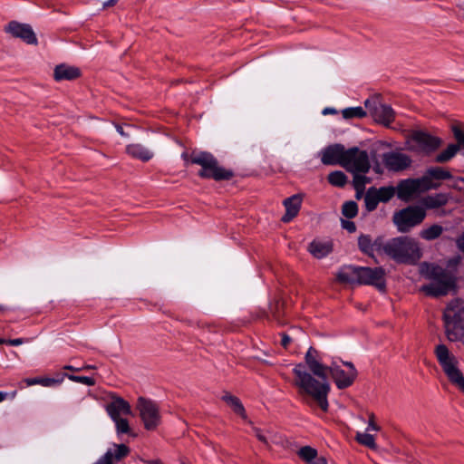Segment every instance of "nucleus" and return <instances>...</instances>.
<instances>
[{"mask_svg": "<svg viewBox=\"0 0 464 464\" xmlns=\"http://www.w3.org/2000/svg\"><path fill=\"white\" fill-rule=\"evenodd\" d=\"M411 141L415 144L411 147L412 150L425 154L435 151L441 143L440 139L422 130L414 131L411 134Z\"/></svg>", "mask_w": 464, "mask_h": 464, "instance_id": "nucleus-11", "label": "nucleus"}, {"mask_svg": "<svg viewBox=\"0 0 464 464\" xmlns=\"http://www.w3.org/2000/svg\"><path fill=\"white\" fill-rule=\"evenodd\" d=\"M317 359H321L319 357V353L316 349L311 346L304 356L305 363L309 362L310 360L315 361Z\"/></svg>", "mask_w": 464, "mask_h": 464, "instance_id": "nucleus-46", "label": "nucleus"}, {"mask_svg": "<svg viewBox=\"0 0 464 464\" xmlns=\"http://www.w3.org/2000/svg\"><path fill=\"white\" fill-rule=\"evenodd\" d=\"M5 338H0V344H5Z\"/></svg>", "mask_w": 464, "mask_h": 464, "instance_id": "nucleus-61", "label": "nucleus"}, {"mask_svg": "<svg viewBox=\"0 0 464 464\" xmlns=\"http://www.w3.org/2000/svg\"><path fill=\"white\" fill-rule=\"evenodd\" d=\"M316 455L317 450L310 446H304L298 450V456L306 464H310Z\"/></svg>", "mask_w": 464, "mask_h": 464, "instance_id": "nucleus-38", "label": "nucleus"}, {"mask_svg": "<svg viewBox=\"0 0 464 464\" xmlns=\"http://www.w3.org/2000/svg\"><path fill=\"white\" fill-rule=\"evenodd\" d=\"M385 271L382 266H360L359 285H374L379 290L385 289Z\"/></svg>", "mask_w": 464, "mask_h": 464, "instance_id": "nucleus-12", "label": "nucleus"}, {"mask_svg": "<svg viewBox=\"0 0 464 464\" xmlns=\"http://www.w3.org/2000/svg\"><path fill=\"white\" fill-rule=\"evenodd\" d=\"M63 378L54 379V378H30L26 379L25 382L28 386L41 384L44 387H52L54 385H58L63 382Z\"/></svg>", "mask_w": 464, "mask_h": 464, "instance_id": "nucleus-34", "label": "nucleus"}, {"mask_svg": "<svg viewBox=\"0 0 464 464\" xmlns=\"http://www.w3.org/2000/svg\"><path fill=\"white\" fill-rule=\"evenodd\" d=\"M459 146L455 145V143L450 144L447 149L442 150L440 153H439L436 158L435 161L438 163H444L450 161L452 158L455 157V155L459 151Z\"/></svg>", "mask_w": 464, "mask_h": 464, "instance_id": "nucleus-31", "label": "nucleus"}, {"mask_svg": "<svg viewBox=\"0 0 464 464\" xmlns=\"http://www.w3.org/2000/svg\"><path fill=\"white\" fill-rule=\"evenodd\" d=\"M136 407L140 412L145 429L149 430L156 429L160 420L157 404L151 400L140 397L137 401Z\"/></svg>", "mask_w": 464, "mask_h": 464, "instance_id": "nucleus-8", "label": "nucleus"}, {"mask_svg": "<svg viewBox=\"0 0 464 464\" xmlns=\"http://www.w3.org/2000/svg\"><path fill=\"white\" fill-rule=\"evenodd\" d=\"M343 168L351 173H368L371 169L369 155L366 150L357 147L346 150Z\"/></svg>", "mask_w": 464, "mask_h": 464, "instance_id": "nucleus-7", "label": "nucleus"}, {"mask_svg": "<svg viewBox=\"0 0 464 464\" xmlns=\"http://www.w3.org/2000/svg\"><path fill=\"white\" fill-rule=\"evenodd\" d=\"M336 111L333 108H325L324 111H323V113L324 114H327V113H335Z\"/></svg>", "mask_w": 464, "mask_h": 464, "instance_id": "nucleus-59", "label": "nucleus"}, {"mask_svg": "<svg viewBox=\"0 0 464 464\" xmlns=\"http://www.w3.org/2000/svg\"><path fill=\"white\" fill-rule=\"evenodd\" d=\"M442 226L439 224H433L432 226L422 229L420 232V237L427 241H431L439 238L443 232Z\"/></svg>", "mask_w": 464, "mask_h": 464, "instance_id": "nucleus-30", "label": "nucleus"}, {"mask_svg": "<svg viewBox=\"0 0 464 464\" xmlns=\"http://www.w3.org/2000/svg\"><path fill=\"white\" fill-rule=\"evenodd\" d=\"M340 362H342L343 365H344V366H346L348 368L347 371H353L354 376L357 377L358 372L355 369V367H354L353 362H344V361H341V360H340Z\"/></svg>", "mask_w": 464, "mask_h": 464, "instance_id": "nucleus-53", "label": "nucleus"}, {"mask_svg": "<svg viewBox=\"0 0 464 464\" xmlns=\"http://www.w3.org/2000/svg\"><path fill=\"white\" fill-rule=\"evenodd\" d=\"M328 373L331 374L337 388L341 390L350 387L357 378L353 371L343 370L337 360H333L328 365Z\"/></svg>", "mask_w": 464, "mask_h": 464, "instance_id": "nucleus-14", "label": "nucleus"}, {"mask_svg": "<svg viewBox=\"0 0 464 464\" xmlns=\"http://www.w3.org/2000/svg\"><path fill=\"white\" fill-rule=\"evenodd\" d=\"M223 400L232 407L233 411L237 413V414H239L241 416H244L245 414V409H244V406L243 404L241 403V401H239L238 398L233 396V395H230V394H226L223 396Z\"/></svg>", "mask_w": 464, "mask_h": 464, "instance_id": "nucleus-37", "label": "nucleus"}, {"mask_svg": "<svg viewBox=\"0 0 464 464\" xmlns=\"http://www.w3.org/2000/svg\"><path fill=\"white\" fill-rule=\"evenodd\" d=\"M346 149L335 143L325 147L321 151V161L324 165H340L343 167Z\"/></svg>", "mask_w": 464, "mask_h": 464, "instance_id": "nucleus-16", "label": "nucleus"}, {"mask_svg": "<svg viewBox=\"0 0 464 464\" xmlns=\"http://www.w3.org/2000/svg\"><path fill=\"white\" fill-rule=\"evenodd\" d=\"M464 321V307L459 300L450 302L443 313V321Z\"/></svg>", "mask_w": 464, "mask_h": 464, "instance_id": "nucleus-23", "label": "nucleus"}, {"mask_svg": "<svg viewBox=\"0 0 464 464\" xmlns=\"http://www.w3.org/2000/svg\"><path fill=\"white\" fill-rule=\"evenodd\" d=\"M5 31L13 37L21 39L27 44H37L38 43L32 26L28 24L11 21L5 25Z\"/></svg>", "mask_w": 464, "mask_h": 464, "instance_id": "nucleus-13", "label": "nucleus"}, {"mask_svg": "<svg viewBox=\"0 0 464 464\" xmlns=\"http://www.w3.org/2000/svg\"><path fill=\"white\" fill-rule=\"evenodd\" d=\"M376 192L379 199L383 203L390 201L394 197L395 193L397 194L396 188L392 186H385L379 188H376Z\"/></svg>", "mask_w": 464, "mask_h": 464, "instance_id": "nucleus-36", "label": "nucleus"}, {"mask_svg": "<svg viewBox=\"0 0 464 464\" xmlns=\"http://www.w3.org/2000/svg\"><path fill=\"white\" fill-rule=\"evenodd\" d=\"M63 369L64 370H69V371H72V372H80L82 370V368L74 367L72 365H64Z\"/></svg>", "mask_w": 464, "mask_h": 464, "instance_id": "nucleus-58", "label": "nucleus"}, {"mask_svg": "<svg viewBox=\"0 0 464 464\" xmlns=\"http://www.w3.org/2000/svg\"><path fill=\"white\" fill-rule=\"evenodd\" d=\"M293 372L294 384L298 389L301 401L312 409L317 406L326 412L329 408L328 394L330 392L327 377L318 378L312 375L303 363L296 364Z\"/></svg>", "mask_w": 464, "mask_h": 464, "instance_id": "nucleus-1", "label": "nucleus"}, {"mask_svg": "<svg viewBox=\"0 0 464 464\" xmlns=\"http://www.w3.org/2000/svg\"><path fill=\"white\" fill-rule=\"evenodd\" d=\"M253 431H254V434L256 435V437L263 443L265 444H267L268 443V439L267 437L264 434V432L258 429V428H254L253 429Z\"/></svg>", "mask_w": 464, "mask_h": 464, "instance_id": "nucleus-49", "label": "nucleus"}, {"mask_svg": "<svg viewBox=\"0 0 464 464\" xmlns=\"http://www.w3.org/2000/svg\"><path fill=\"white\" fill-rule=\"evenodd\" d=\"M24 343V340L23 338H16V339H5V344L13 345V346H18Z\"/></svg>", "mask_w": 464, "mask_h": 464, "instance_id": "nucleus-51", "label": "nucleus"}, {"mask_svg": "<svg viewBox=\"0 0 464 464\" xmlns=\"http://www.w3.org/2000/svg\"><path fill=\"white\" fill-rule=\"evenodd\" d=\"M444 327L449 341L456 342L464 337V321H444Z\"/></svg>", "mask_w": 464, "mask_h": 464, "instance_id": "nucleus-21", "label": "nucleus"}, {"mask_svg": "<svg viewBox=\"0 0 464 464\" xmlns=\"http://www.w3.org/2000/svg\"><path fill=\"white\" fill-rule=\"evenodd\" d=\"M459 180L462 183H464V178H459Z\"/></svg>", "mask_w": 464, "mask_h": 464, "instance_id": "nucleus-64", "label": "nucleus"}, {"mask_svg": "<svg viewBox=\"0 0 464 464\" xmlns=\"http://www.w3.org/2000/svg\"><path fill=\"white\" fill-rule=\"evenodd\" d=\"M106 411L111 420L121 418L122 415H131L130 403L122 398L117 397L106 405Z\"/></svg>", "mask_w": 464, "mask_h": 464, "instance_id": "nucleus-18", "label": "nucleus"}, {"mask_svg": "<svg viewBox=\"0 0 464 464\" xmlns=\"http://www.w3.org/2000/svg\"><path fill=\"white\" fill-rule=\"evenodd\" d=\"M382 237H376L373 241L369 235H361L358 238L359 249L365 255L374 258L375 253L381 256Z\"/></svg>", "mask_w": 464, "mask_h": 464, "instance_id": "nucleus-17", "label": "nucleus"}, {"mask_svg": "<svg viewBox=\"0 0 464 464\" xmlns=\"http://www.w3.org/2000/svg\"><path fill=\"white\" fill-rule=\"evenodd\" d=\"M367 114L366 111L362 107H349L342 111V115L344 119H362Z\"/></svg>", "mask_w": 464, "mask_h": 464, "instance_id": "nucleus-35", "label": "nucleus"}, {"mask_svg": "<svg viewBox=\"0 0 464 464\" xmlns=\"http://www.w3.org/2000/svg\"><path fill=\"white\" fill-rule=\"evenodd\" d=\"M381 202L379 199L378 194L376 192L375 187H371L368 188L364 195V204L366 210L368 212H372L375 210L378 207V204Z\"/></svg>", "mask_w": 464, "mask_h": 464, "instance_id": "nucleus-29", "label": "nucleus"}, {"mask_svg": "<svg viewBox=\"0 0 464 464\" xmlns=\"http://www.w3.org/2000/svg\"><path fill=\"white\" fill-rule=\"evenodd\" d=\"M310 464H327V461L324 457H319L317 454Z\"/></svg>", "mask_w": 464, "mask_h": 464, "instance_id": "nucleus-55", "label": "nucleus"}, {"mask_svg": "<svg viewBox=\"0 0 464 464\" xmlns=\"http://www.w3.org/2000/svg\"><path fill=\"white\" fill-rule=\"evenodd\" d=\"M308 369L310 370V373L318 378L327 377L328 374V365H324L321 362V359H317L315 361L310 360L309 362L305 363Z\"/></svg>", "mask_w": 464, "mask_h": 464, "instance_id": "nucleus-28", "label": "nucleus"}, {"mask_svg": "<svg viewBox=\"0 0 464 464\" xmlns=\"http://www.w3.org/2000/svg\"><path fill=\"white\" fill-rule=\"evenodd\" d=\"M117 2H118V0H108V1H105V2H103V4H102V7H103V8H107V7L112 6V5H114Z\"/></svg>", "mask_w": 464, "mask_h": 464, "instance_id": "nucleus-56", "label": "nucleus"}, {"mask_svg": "<svg viewBox=\"0 0 464 464\" xmlns=\"http://www.w3.org/2000/svg\"><path fill=\"white\" fill-rule=\"evenodd\" d=\"M451 130L456 140L457 143L455 145L459 146V150H462V155L464 156V131L457 125H452Z\"/></svg>", "mask_w": 464, "mask_h": 464, "instance_id": "nucleus-42", "label": "nucleus"}, {"mask_svg": "<svg viewBox=\"0 0 464 464\" xmlns=\"http://www.w3.org/2000/svg\"><path fill=\"white\" fill-rule=\"evenodd\" d=\"M428 178L406 179L401 180L397 187V197L401 200L408 201L417 193L428 190Z\"/></svg>", "mask_w": 464, "mask_h": 464, "instance_id": "nucleus-10", "label": "nucleus"}, {"mask_svg": "<svg viewBox=\"0 0 464 464\" xmlns=\"http://www.w3.org/2000/svg\"><path fill=\"white\" fill-rule=\"evenodd\" d=\"M380 430V427L375 424L374 422V414L373 413H371L370 416H369V422H368V427L366 429V431H370V430Z\"/></svg>", "mask_w": 464, "mask_h": 464, "instance_id": "nucleus-50", "label": "nucleus"}, {"mask_svg": "<svg viewBox=\"0 0 464 464\" xmlns=\"http://www.w3.org/2000/svg\"><path fill=\"white\" fill-rule=\"evenodd\" d=\"M80 75L81 71L78 67L65 63L56 65L53 70V78L56 82L72 81L77 79Z\"/></svg>", "mask_w": 464, "mask_h": 464, "instance_id": "nucleus-19", "label": "nucleus"}, {"mask_svg": "<svg viewBox=\"0 0 464 464\" xmlns=\"http://www.w3.org/2000/svg\"><path fill=\"white\" fill-rule=\"evenodd\" d=\"M112 457L113 453L111 452V450H108L102 457H101L93 464H112Z\"/></svg>", "mask_w": 464, "mask_h": 464, "instance_id": "nucleus-47", "label": "nucleus"}, {"mask_svg": "<svg viewBox=\"0 0 464 464\" xmlns=\"http://www.w3.org/2000/svg\"><path fill=\"white\" fill-rule=\"evenodd\" d=\"M456 245L464 253V232L456 239Z\"/></svg>", "mask_w": 464, "mask_h": 464, "instance_id": "nucleus-52", "label": "nucleus"}, {"mask_svg": "<svg viewBox=\"0 0 464 464\" xmlns=\"http://www.w3.org/2000/svg\"><path fill=\"white\" fill-rule=\"evenodd\" d=\"M358 213V206L354 201H346L342 208V214L347 218H353Z\"/></svg>", "mask_w": 464, "mask_h": 464, "instance_id": "nucleus-39", "label": "nucleus"}, {"mask_svg": "<svg viewBox=\"0 0 464 464\" xmlns=\"http://www.w3.org/2000/svg\"><path fill=\"white\" fill-rule=\"evenodd\" d=\"M382 161L389 170L396 172L408 169L412 162L410 156L395 151L383 153Z\"/></svg>", "mask_w": 464, "mask_h": 464, "instance_id": "nucleus-15", "label": "nucleus"}, {"mask_svg": "<svg viewBox=\"0 0 464 464\" xmlns=\"http://www.w3.org/2000/svg\"><path fill=\"white\" fill-rule=\"evenodd\" d=\"M342 227L350 233H353L356 230L355 224L350 220H342Z\"/></svg>", "mask_w": 464, "mask_h": 464, "instance_id": "nucleus-48", "label": "nucleus"}, {"mask_svg": "<svg viewBox=\"0 0 464 464\" xmlns=\"http://www.w3.org/2000/svg\"><path fill=\"white\" fill-rule=\"evenodd\" d=\"M381 256H386L398 264H414L421 257L418 241L409 236L385 239L382 237Z\"/></svg>", "mask_w": 464, "mask_h": 464, "instance_id": "nucleus-2", "label": "nucleus"}, {"mask_svg": "<svg viewBox=\"0 0 464 464\" xmlns=\"http://www.w3.org/2000/svg\"><path fill=\"white\" fill-rule=\"evenodd\" d=\"M310 253L316 258H323L332 251V246L328 242L313 241L309 245Z\"/></svg>", "mask_w": 464, "mask_h": 464, "instance_id": "nucleus-27", "label": "nucleus"}, {"mask_svg": "<svg viewBox=\"0 0 464 464\" xmlns=\"http://www.w3.org/2000/svg\"><path fill=\"white\" fill-rule=\"evenodd\" d=\"M449 201V196L445 193L428 195L421 200V207L426 209H434L445 206Z\"/></svg>", "mask_w": 464, "mask_h": 464, "instance_id": "nucleus-26", "label": "nucleus"}, {"mask_svg": "<svg viewBox=\"0 0 464 464\" xmlns=\"http://www.w3.org/2000/svg\"><path fill=\"white\" fill-rule=\"evenodd\" d=\"M425 218L424 208L420 205H411L395 211L392 215V222L398 232L405 234L420 225Z\"/></svg>", "mask_w": 464, "mask_h": 464, "instance_id": "nucleus-5", "label": "nucleus"}, {"mask_svg": "<svg viewBox=\"0 0 464 464\" xmlns=\"http://www.w3.org/2000/svg\"><path fill=\"white\" fill-rule=\"evenodd\" d=\"M5 310V306L0 304V311H4Z\"/></svg>", "mask_w": 464, "mask_h": 464, "instance_id": "nucleus-63", "label": "nucleus"}, {"mask_svg": "<svg viewBox=\"0 0 464 464\" xmlns=\"http://www.w3.org/2000/svg\"><path fill=\"white\" fill-rule=\"evenodd\" d=\"M6 397H7V393L6 392H0V402L5 401L6 399Z\"/></svg>", "mask_w": 464, "mask_h": 464, "instance_id": "nucleus-60", "label": "nucleus"}, {"mask_svg": "<svg viewBox=\"0 0 464 464\" xmlns=\"http://www.w3.org/2000/svg\"><path fill=\"white\" fill-rule=\"evenodd\" d=\"M327 180L334 187L343 188L347 183V176L341 170H334L329 173Z\"/></svg>", "mask_w": 464, "mask_h": 464, "instance_id": "nucleus-33", "label": "nucleus"}, {"mask_svg": "<svg viewBox=\"0 0 464 464\" xmlns=\"http://www.w3.org/2000/svg\"><path fill=\"white\" fill-rule=\"evenodd\" d=\"M364 106L377 122L389 126L394 121L393 109L390 105L381 103L377 99L365 100Z\"/></svg>", "mask_w": 464, "mask_h": 464, "instance_id": "nucleus-9", "label": "nucleus"}, {"mask_svg": "<svg viewBox=\"0 0 464 464\" xmlns=\"http://www.w3.org/2000/svg\"><path fill=\"white\" fill-rule=\"evenodd\" d=\"M284 206L285 208V214L282 217L281 220L284 223H288L297 216L301 208V198L297 195L287 198L284 200Z\"/></svg>", "mask_w": 464, "mask_h": 464, "instance_id": "nucleus-20", "label": "nucleus"}, {"mask_svg": "<svg viewBox=\"0 0 464 464\" xmlns=\"http://www.w3.org/2000/svg\"><path fill=\"white\" fill-rule=\"evenodd\" d=\"M184 160H190L192 164L201 166L198 176L202 179H212L216 181L229 180L234 177L231 169H227L218 164V160L208 151H199L192 153L190 158L188 153L181 155Z\"/></svg>", "mask_w": 464, "mask_h": 464, "instance_id": "nucleus-4", "label": "nucleus"}, {"mask_svg": "<svg viewBox=\"0 0 464 464\" xmlns=\"http://www.w3.org/2000/svg\"><path fill=\"white\" fill-rule=\"evenodd\" d=\"M116 450L114 452V457L117 460H120L123 457L127 456L129 453V448L124 444L115 445Z\"/></svg>", "mask_w": 464, "mask_h": 464, "instance_id": "nucleus-45", "label": "nucleus"}, {"mask_svg": "<svg viewBox=\"0 0 464 464\" xmlns=\"http://www.w3.org/2000/svg\"><path fill=\"white\" fill-rule=\"evenodd\" d=\"M353 187L356 190V198H359L361 194L365 188V185L371 182V179L363 175L362 173H353Z\"/></svg>", "mask_w": 464, "mask_h": 464, "instance_id": "nucleus-32", "label": "nucleus"}, {"mask_svg": "<svg viewBox=\"0 0 464 464\" xmlns=\"http://www.w3.org/2000/svg\"><path fill=\"white\" fill-rule=\"evenodd\" d=\"M421 274L430 284L421 286V291L429 296L440 297L449 294L456 287V276L453 272L435 264H423Z\"/></svg>", "mask_w": 464, "mask_h": 464, "instance_id": "nucleus-3", "label": "nucleus"}, {"mask_svg": "<svg viewBox=\"0 0 464 464\" xmlns=\"http://www.w3.org/2000/svg\"><path fill=\"white\" fill-rule=\"evenodd\" d=\"M290 343H291V338L286 334H282L281 344L285 348H286Z\"/></svg>", "mask_w": 464, "mask_h": 464, "instance_id": "nucleus-54", "label": "nucleus"}, {"mask_svg": "<svg viewBox=\"0 0 464 464\" xmlns=\"http://www.w3.org/2000/svg\"><path fill=\"white\" fill-rule=\"evenodd\" d=\"M359 266H344L337 273V279L341 283L359 285Z\"/></svg>", "mask_w": 464, "mask_h": 464, "instance_id": "nucleus-22", "label": "nucleus"}, {"mask_svg": "<svg viewBox=\"0 0 464 464\" xmlns=\"http://www.w3.org/2000/svg\"><path fill=\"white\" fill-rule=\"evenodd\" d=\"M116 130H117V131L119 132V134H120V135H121L122 137H129V134H127V133L123 130L122 126H121V125H116Z\"/></svg>", "mask_w": 464, "mask_h": 464, "instance_id": "nucleus-57", "label": "nucleus"}, {"mask_svg": "<svg viewBox=\"0 0 464 464\" xmlns=\"http://www.w3.org/2000/svg\"><path fill=\"white\" fill-rule=\"evenodd\" d=\"M356 440L360 444L364 445L370 449H375L376 447L374 436L369 434L368 432H358L356 435Z\"/></svg>", "mask_w": 464, "mask_h": 464, "instance_id": "nucleus-40", "label": "nucleus"}, {"mask_svg": "<svg viewBox=\"0 0 464 464\" xmlns=\"http://www.w3.org/2000/svg\"><path fill=\"white\" fill-rule=\"evenodd\" d=\"M83 368H84V369H92V368H93V366L86 365V366H84Z\"/></svg>", "mask_w": 464, "mask_h": 464, "instance_id": "nucleus-62", "label": "nucleus"}, {"mask_svg": "<svg viewBox=\"0 0 464 464\" xmlns=\"http://www.w3.org/2000/svg\"><path fill=\"white\" fill-rule=\"evenodd\" d=\"M126 152L134 159H138L141 161H149L153 158L154 153L140 143L130 144L126 147Z\"/></svg>", "mask_w": 464, "mask_h": 464, "instance_id": "nucleus-24", "label": "nucleus"}, {"mask_svg": "<svg viewBox=\"0 0 464 464\" xmlns=\"http://www.w3.org/2000/svg\"><path fill=\"white\" fill-rule=\"evenodd\" d=\"M116 426V431L118 434H126L129 433L130 429L129 422L126 419L118 418L116 420H112Z\"/></svg>", "mask_w": 464, "mask_h": 464, "instance_id": "nucleus-43", "label": "nucleus"}, {"mask_svg": "<svg viewBox=\"0 0 464 464\" xmlns=\"http://www.w3.org/2000/svg\"><path fill=\"white\" fill-rule=\"evenodd\" d=\"M282 304L279 301L275 302L274 304H270L269 312L264 313L266 318L269 319V314L273 317L274 320L280 323V318L282 316L281 313Z\"/></svg>", "mask_w": 464, "mask_h": 464, "instance_id": "nucleus-41", "label": "nucleus"}, {"mask_svg": "<svg viewBox=\"0 0 464 464\" xmlns=\"http://www.w3.org/2000/svg\"><path fill=\"white\" fill-rule=\"evenodd\" d=\"M421 178H428V189L436 188L437 185L431 184V179L445 180L452 179V175L449 170L440 167H430L427 169L426 174Z\"/></svg>", "mask_w": 464, "mask_h": 464, "instance_id": "nucleus-25", "label": "nucleus"}, {"mask_svg": "<svg viewBox=\"0 0 464 464\" xmlns=\"http://www.w3.org/2000/svg\"><path fill=\"white\" fill-rule=\"evenodd\" d=\"M64 376H67L71 381H73V382H79V383H82L87 386H93L95 384V381L92 377L70 375V374H65Z\"/></svg>", "mask_w": 464, "mask_h": 464, "instance_id": "nucleus-44", "label": "nucleus"}, {"mask_svg": "<svg viewBox=\"0 0 464 464\" xmlns=\"http://www.w3.org/2000/svg\"><path fill=\"white\" fill-rule=\"evenodd\" d=\"M435 354L450 382L464 392V376L457 367V361L450 355L448 347L445 344L437 345Z\"/></svg>", "mask_w": 464, "mask_h": 464, "instance_id": "nucleus-6", "label": "nucleus"}]
</instances>
